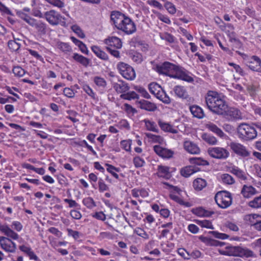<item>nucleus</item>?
I'll list each match as a JSON object with an SVG mask.
<instances>
[{"instance_id": "49", "label": "nucleus", "mask_w": 261, "mask_h": 261, "mask_svg": "<svg viewBox=\"0 0 261 261\" xmlns=\"http://www.w3.org/2000/svg\"><path fill=\"white\" fill-rule=\"evenodd\" d=\"M134 231L138 236L145 240L149 239V234L141 228L137 227L135 229Z\"/></svg>"}, {"instance_id": "63", "label": "nucleus", "mask_w": 261, "mask_h": 261, "mask_svg": "<svg viewBox=\"0 0 261 261\" xmlns=\"http://www.w3.org/2000/svg\"><path fill=\"white\" fill-rule=\"evenodd\" d=\"M161 38L163 40H165L169 43H172L174 42L173 36L168 33H165L161 36Z\"/></svg>"}, {"instance_id": "28", "label": "nucleus", "mask_w": 261, "mask_h": 261, "mask_svg": "<svg viewBox=\"0 0 261 261\" xmlns=\"http://www.w3.org/2000/svg\"><path fill=\"white\" fill-rule=\"evenodd\" d=\"M156 174L159 177L168 178L170 177L169 168L165 166L159 165Z\"/></svg>"}, {"instance_id": "50", "label": "nucleus", "mask_w": 261, "mask_h": 261, "mask_svg": "<svg viewBox=\"0 0 261 261\" xmlns=\"http://www.w3.org/2000/svg\"><path fill=\"white\" fill-rule=\"evenodd\" d=\"M93 81L98 87H105L107 85L106 80L100 76H95L93 79Z\"/></svg>"}, {"instance_id": "58", "label": "nucleus", "mask_w": 261, "mask_h": 261, "mask_svg": "<svg viewBox=\"0 0 261 261\" xmlns=\"http://www.w3.org/2000/svg\"><path fill=\"white\" fill-rule=\"evenodd\" d=\"M178 254L186 260L190 259V253L184 248H179L177 250Z\"/></svg>"}, {"instance_id": "59", "label": "nucleus", "mask_w": 261, "mask_h": 261, "mask_svg": "<svg viewBox=\"0 0 261 261\" xmlns=\"http://www.w3.org/2000/svg\"><path fill=\"white\" fill-rule=\"evenodd\" d=\"M92 217L99 220H105L106 217V215L102 212H95L92 214Z\"/></svg>"}, {"instance_id": "14", "label": "nucleus", "mask_w": 261, "mask_h": 261, "mask_svg": "<svg viewBox=\"0 0 261 261\" xmlns=\"http://www.w3.org/2000/svg\"><path fill=\"white\" fill-rule=\"evenodd\" d=\"M223 115L224 117L228 121L237 120L242 118L240 111L233 107L227 108Z\"/></svg>"}, {"instance_id": "1", "label": "nucleus", "mask_w": 261, "mask_h": 261, "mask_svg": "<svg viewBox=\"0 0 261 261\" xmlns=\"http://www.w3.org/2000/svg\"><path fill=\"white\" fill-rule=\"evenodd\" d=\"M155 70L160 74H165L171 77L179 79L189 83L194 81L193 78L184 68L169 62H165L161 64L156 65Z\"/></svg>"}, {"instance_id": "15", "label": "nucleus", "mask_w": 261, "mask_h": 261, "mask_svg": "<svg viewBox=\"0 0 261 261\" xmlns=\"http://www.w3.org/2000/svg\"><path fill=\"white\" fill-rule=\"evenodd\" d=\"M175 95L183 99H185L187 102L191 101L192 98L190 96L186 88L184 86L177 85L174 87L173 89Z\"/></svg>"}, {"instance_id": "3", "label": "nucleus", "mask_w": 261, "mask_h": 261, "mask_svg": "<svg viewBox=\"0 0 261 261\" xmlns=\"http://www.w3.org/2000/svg\"><path fill=\"white\" fill-rule=\"evenodd\" d=\"M207 108L213 113L222 115L227 109V105L217 92L208 91L205 96Z\"/></svg>"}, {"instance_id": "4", "label": "nucleus", "mask_w": 261, "mask_h": 261, "mask_svg": "<svg viewBox=\"0 0 261 261\" xmlns=\"http://www.w3.org/2000/svg\"><path fill=\"white\" fill-rule=\"evenodd\" d=\"M218 251L220 254L227 256H238L242 257L254 256V253L251 250L239 246H227L224 249H219Z\"/></svg>"}, {"instance_id": "2", "label": "nucleus", "mask_w": 261, "mask_h": 261, "mask_svg": "<svg viewBox=\"0 0 261 261\" xmlns=\"http://www.w3.org/2000/svg\"><path fill=\"white\" fill-rule=\"evenodd\" d=\"M111 20L118 30L127 35H131L136 31V26L134 22L120 12H112Z\"/></svg>"}, {"instance_id": "29", "label": "nucleus", "mask_w": 261, "mask_h": 261, "mask_svg": "<svg viewBox=\"0 0 261 261\" xmlns=\"http://www.w3.org/2000/svg\"><path fill=\"white\" fill-rule=\"evenodd\" d=\"M91 49L95 55L99 59L106 61L109 59L108 55L102 51L99 46H93L91 47Z\"/></svg>"}, {"instance_id": "24", "label": "nucleus", "mask_w": 261, "mask_h": 261, "mask_svg": "<svg viewBox=\"0 0 261 261\" xmlns=\"http://www.w3.org/2000/svg\"><path fill=\"white\" fill-rule=\"evenodd\" d=\"M158 124L161 129L165 132L170 133L174 134L178 133L177 129L169 123L160 120L158 121Z\"/></svg>"}, {"instance_id": "34", "label": "nucleus", "mask_w": 261, "mask_h": 261, "mask_svg": "<svg viewBox=\"0 0 261 261\" xmlns=\"http://www.w3.org/2000/svg\"><path fill=\"white\" fill-rule=\"evenodd\" d=\"M129 57L137 64H141L143 61V57L142 54L137 51H132L130 53Z\"/></svg>"}, {"instance_id": "33", "label": "nucleus", "mask_w": 261, "mask_h": 261, "mask_svg": "<svg viewBox=\"0 0 261 261\" xmlns=\"http://www.w3.org/2000/svg\"><path fill=\"white\" fill-rule=\"evenodd\" d=\"M220 178L224 184L230 185L235 183L234 178L229 174H222L220 175Z\"/></svg>"}, {"instance_id": "64", "label": "nucleus", "mask_w": 261, "mask_h": 261, "mask_svg": "<svg viewBox=\"0 0 261 261\" xmlns=\"http://www.w3.org/2000/svg\"><path fill=\"white\" fill-rule=\"evenodd\" d=\"M225 226L232 231H237L239 230L238 226L235 223L231 222H227L225 223Z\"/></svg>"}, {"instance_id": "37", "label": "nucleus", "mask_w": 261, "mask_h": 261, "mask_svg": "<svg viewBox=\"0 0 261 261\" xmlns=\"http://www.w3.org/2000/svg\"><path fill=\"white\" fill-rule=\"evenodd\" d=\"M144 122L147 130L155 133L159 132V129L157 128L156 124L154 122L148 119H144Z\"/></svg>"}, {"instance_id": "52", "label": "nucleus", "mask_w": 261, "mask_h": 261, "mask_svg": "<svg viewBox=\"0 0 261 261\" xmlns=\"http://www.w3.org/2000/svg\"><path fill=\"white\" fill-rule=\"evenodd\" d=\"M228 64L229 66H232L235 70L236 72L239 73L240 75L244 76L245 75V72L239 65L236 64L232 62H229Z\"/></svg>"}, {"instance_id": "53", "label": "nucleus", "mask_w": 261, "mask_h": 261, "mask_svg": "<svg viewBox=\"0 0 261 261\" xmlns=\"http://www.w3.org/2000/svg\"><path fill=\"white\" fill-rule=\"evenodd\" d=\"M83 90L92 99H95V93L88 85H84L82 87Z\"/></svg>"}, {"instance_id": "23", "label": "nucleus", "mask_w": 261, "mask_h": 261, "mask_svg": "<svg viewBox=\"0 0 261 261\" xmlns=\"http://www.w3.org/2000/svg\"><path fill=\"white\" fill-rule=\"evenodd\" d=\"M29 25L35 28L41 34H44L46 33V24L40 20L34 18Z\"/></svg>"}, {"instance_id": "56", "label": "nucleus", "mask_w": 261, "mask_h": 261, "mask_svg": "<svg viewBox=\"0 0 261 261\" xmlns=\"http://www.w3.org/2000/svg\"><path fill=\"white\" fill-rule=\"evenodd\" d=\"M135 89L139 93L141 94V95L145 98H149L150 95L148 93V92L146 91V90L141 87L140 86H136L135 87Z\"/></svg>"}, {"instance_id": "6", "label": "nucleus", "mask_w": 261, "mask_h": 261, "mask_svg": "<svg viewBox=\"0 0 261 261\" xmlns=\"http://www.w3.org/2000/svg\"><path fill=\"white\" fill-rule=\"evenodd\" d=\"M215 200L219 207L226 208L232 203L231 194L227 191H220L215 196Z\"/></svg>"}, {"instance_id": "20", "label": "nucleus", "mask_w": 261, "mask_h": 261, "mask_svg": "<svg viewBox=\"0 0 261 261\" xmlns=\"http://www.w3.org/2000/svg\"><path fill=\"white\" fill-rule=\"evenodd\" d=\"M257 193L255 188L250 185H244L241 191V193L244 198H249Z\"/></svg>"}, {"instance_id": "61", "label": "nucleus", "mask_w": 261, "mask_h": 261, "mask_svg": "<svg viewBox=\"0 0 261 261\" xmlns=\"http://www.w3.org/2000/svg\"><path fill=\"white\" fill-rule=\"evenodd\" d=\"M121 147L127 151L130 150L131 141L128 140H123L120 143Z\"/></svg>"}, {"instance_id": "25", "label": "nucleus", "mask_w": 261, "mask_h": 261, "mask_svg": "<svg viewBox=\"0 0 261 261\" xmlns=\"http://www.w3.org/2000/svg\"><path fill=\"white\" fill-rule=\"evenodd\" d=\"M190 110L193 117L202 119L204 116L203 110L198 106L193 105L190 107Z\"/></svg>"}, {"instance_id": "44", "label": "nucleus", "mask_w": 261, "mask_h": 261, "mask_svg": "<svg viewBox=\"0 0 261 261\" xmlns=\"http://www.w3.org/2000/svg\"><path fill=\"white\" fill-rule=\"evenodd\" d=\"M83 203L88 208L92 209L96 206L93 199L90 197H88L83 199Z\"/></svg>"}, {"instance_id": "45", "label": "nucleus", "mask_w": 261, "mask_h": 261, "mask_svg": "<svg viewBox=\"0 0 261 261\" xmlns=\"http://www.w3.org/2000/svg\"><path fill=\"white\" fill-rule=\"evenodd\" d=\"M165 2L164 7L169 13L173 15L176 13V9L175 5L172 3L166 0H163Z\"/></svg>"}, {"instance_id": "40", "label": "nucleus", "mask_w": 261, "mask_h": 261, "mask_svg": "<svg viewBox=\"0 0 261 261\" xmlns=\"http://www.w3.org/2000/svg\"><path fill=\"white\" fill-rule=\"evenodd\" d=\"M106 166L107 167V170L108 172L111 174V175L114 177L116 179L119 178L118 175L116 173V172H119L120 171V168H116L114 167V166L106 164Z\"/></svg>"}, {"instance_id": "60", "label": "nucleus", "mask_w": 261, "mask_h": 261, "mask_svg": "<svg viewBox=\"0 0 261 261\" xmlns=\"http://www.w3.org/2000/svg\"><path fill=\"white\" fill-rule=\"evenodd\" d=\"M98 188L100 192H103L109 189L108 186L105 183L103 179L99 178L98 180Z\"/></svg>"}, {"instance_id": "21", "label": "nucleus", "mask_w": 261, "mask_h": 261, "mask_svg": "<svg viewBox=\"0 0 261 261\" xmlns=\"http://www.w3.org/2000/svg\"><path fill=\"white\" fill-rule=\"evenodd\" d=\"M0 231L6 235L7 238H10L15 240H17L19 238V235L7 225H0Z\"/></svg>"}, {"instance_id": "32", "label": "nucleus", "mask_w": 261, "mask_h": 261, "mask_svg": "<svg viewBox=\"0 0 261 261\" xmlns=\"http://www.w3.org/2000/svg\"><path fill=\"white\" fill-rule=\"evenodd\" d=\"M145 135L149 140V141L152 143L162 144L164 142V139L161 136L154 135L151 133H146Z\"/></svg>"}, {"instance_id": "7", "label": "nucleus", "mask_w": 261, "mask_h": 261, "mask_svg": "<svg viewBox=\"0 0 261 261\" xmlns=\"http://www.w3.org/2000/svg\"><path fill=\"white\" fill-rule=\"evenodd\" d=\"M148 88L150 92L164 103L169 104L171 100L170 97L163 90L160 85L152 83L149 85Z\"/></svg>"}, {"instance_id": "22", "label": "nucleus", "mask_w": 261, "mask_h": 261, "mask_svg": "<svg viewBox=\"0 0 261 261\" xmlns=\"http://www.w3.org/2000/svg\"><path fill=\"white\" fill-rule=\"evenodd\" d=\"M105 43L108 45V47H115L117 49L121 48L122 47V42L121 40L117 37L112 36L105 40Z\"/></svg>"}, {"instance_id": "26", "label": "nucleus", "mask_w": 261, "mask_h": 261, "mask_svg": "<svg viewBox=\"0 0 261 261\" xmlns=\"http://www.w3.org/2000/svg\"><path fill=\"white\" fill-rule=\"evenodd\" d=\"M140 108L148 111H154L157 107L156 105L151 102L146 100H141L139 102Z\"/></svg>"}, {"instance_id": "31", "label": "nucleus", "mask_w": 261, "mask_h": 261, "mask_svg": "<svg viewBox=\"0 0 261 261\" xmlns=\"http://www.w3.org/2000/svg\"><path fill=\"white\" fill-rule=\"evenodd\" d=\"M206 184L205 180L201 178H198L194 180L193 186L196 190L201 191L206 187Z\"/></svg>"}, {"instance_id": "12", "label": "nucleus", "mask_w": 261, "mask_h": 261, "mask_svg": "<svg viewBox=\"0 0 261 261\" xmlns=\"http://www.w3.org/2000/svg\"><path fill=\"white\" fill-rule=\"evenodd\" d=\"M246 66L253 71L261 72V59L256 56L250 57L246 62Z\"/></svg>"}, {"instance_id": "47", "label": "nucleus", "mask_w": 261, "mask_h": 261, "mask_svg": "<svg viewBox=\"0 0 261 261\" xmlns=\"http://www.w3.org/2000/svg\"><path fill=\"white\" fill-rule=\"evenodd\" d=\"M209 233L212 234L213 237L217 239L225 240L229 238V236L226 233L219 232L217 231H211Z\"/></svg>"}, {"instance_id": "57", "label": "nucleus", "mask_w": 261, "mask_h": 261, "mask_svg": "<svg viewBox=\"0 0 261 261\" xmlns=\"http://www.w3.org/2000/svg\"><path fill=\"white\" fill-rule=\"evenodd\" d=\"M13 73L17 76H22L24 73L25 71L23 69H22L20 66H15L14 67L12 70Z\"/></svg>"}, {"instance_id": "43", "label": "nucleus", "mask_w": 261, "mask_h": 261, "mask_svg": "<svg viewBox=\"0 0 261 261\" xmlns=\"http://www.w3.org/2000/svg\"><path fill=\"white\" fill-rule=\"evenodd\" d=\"M189 161L191 164L197 165L205 166L209 165V163L206 160H204L201 158H191Z\"/></svg>"}, {"instance_id": "54", "label": "nucleus", "mask_w": 261, "mask_h": 261, "mask_svg": "<svg viewBox=\"0 0 261 261\" xmlns=\"http://www.w3.org/2000/svg\"><path fill=\"white\" fill-rule=\"evenodd\" d=\"M71 29L79 37L84 38L85 37L84 33L78 25H73L71 27Z\"/></svg>"}, {"instance_id": "30", "label": "nucleus", "mask_w": 261, "mask_h": 261, "mask_svg": "<svg viewBox=\"0 0 261 261\" xmlns=\"http://www.w3.org/2000/svg\"><path fill=\"white\" fill-rule=\"evenodd\" d=\"M73 59L77 62L80 63L83 66L87 67L90 63V60L82 55L77 53H74L72 56Z\"/></svg>"}, {"instance_id": "10", "label": "nucleus", "mask_w": 261, "mask_h": 261, "mask_svg": "<svg viewBox=\"0 0 261 261\" xmlns=\"http://www.w3.org/2000/svg\"><path fill=\"white\" fill-rule=\"evenodd\" d=\"M208 153L212 158L218 159H226L229 155V152L227 149L219 147L210 148Z\"/></svg>"}, {"instance_id": "62", "label": "nucleus", "mask_w": 261, "mask_h": 261, "mask_svg": "<svg viewBox=\"0 0 261 261\" xmlns=\"http://www.w3.org/2000/svg\"><path fill=\"white\" fill-rule=\"evenodd\" d=\"M0 95H2L0 93ZM17 99L11 96H7L6 97H0V103L5 104L7 102H15Z\"/></svg>"}, {"instance_id": "19", "label": "nucleus", "mask_w": 261, "mask_h": 261, "mask_svg": "<svg viewBox=\"0 0 261 261\" xmlns=\"http://www.w3.org/2000/svg\"><path fill=\"white\" fill-rule=\"evenodd\" d=\"M184 148L191 154H197L200 152V149L197 145L190 141H185L184 142Z\"/></svg>"}, {"instance_id": "16", "label": "nucleus", "mask_w": 261, "mask_h": 261, "mask_svg": "<svg viewBox=\"0 0 261 261\" xmlns=\"http://www.w3.org/2000/svg\"><path fill=\"white\" fill-rule=\"evenodd\" d=\"M44 17L49 23L56 25L59 24V21L61 18V15L54 10H50L44 13Z\"/></svg>"}, {"instance_id": "46", "label": "nucleus", "mask_w": 261, "mask_h": 261, "mask_svg": "<svg viewBox=\"0 0 261 261\" xmlns=\"http://www.w3.org/2000/svg\"><path fill=\"white\" fill-rule=\"evenodd\" d=\"M253 219L254 221L253 222L252 226L256 230L261 231V216L254 215Z\"/></svg>"}, {"instance_id": "48", "label": "nucleus", "mask_w": 261, "mask_h": 261, "mask_svg": "<svg viewBox=\"0 0 261 261\" xmlns=\"http://www.w3.org/2000/svg\"><path fill=\"white\" fill-rule=\"evenodd\" d=\"M133 163L136 168H140L144 166L145 162L142 158L139 156H136L133 159Z\"/></svg>"}, {"instance_id": "35", "label": "nucleus", "mask_w": 261, "mask_h": 261, "mask_svg": "<svg viewBox=\"0 0 261 261\" xmlns=\"http://www.w3.org/2000/svg\"><path fill=\"white\" fill-rule=\"evenodd\" d=\"M194 222L201 227L214 229V227L211 221L207 220H195Z\"/></svg>"}, {"instance_id": "13", "label": "nucleus", "mask_w": 261, "mask_h": 261, "mask_svg": "<svg viewBox=\"0 0 261 261\" xmlns=\"http://www.w3.org/2000/svg\"><path fill=\"white\" fill-rule=\"evenodd\" d=\"M228 171L235 175L241 181L247 182L248 179V174L239 167L233 165L228 168Z\"/></svg>"}, {"instance_id": "55", "label": "nucleus", "mask_w": 261, "mask_h": 261, "mask_svg": "<svg viewBox=\"0 0 261 261\" xmlns=\"http://www.w3.org/2000/svg\"><path fill=\"white\" fill-rule=\"evenodd\" d=\"M155 13L156 14L158 19L161 21L168 24H171V20L167 15H163L159 12H156Z\"/></svg>"}, {"instance_id": "18", "label": "nucleus", "mask_w": 261, "mask_h": 261, "mask_svg": "<svg viewBox=\"0 0 261 261\" xmlns=\"http://www.w3.org/2000/svg\"><path fill=\"white\" fill-rule=\"evenodd\" d=\"M112 87L118 93L124 94L129 89L128 84L122 80H118L117 82H113Z\"/></svg>"}, {"instance_id": "27", "label": "nucleus", "mask_w": 261, "mask_h": 261, "mask_svg": "<svg viewBox=\"0 0 261 261\" xmlns=\"http://www.w3.org/2000/svg\"><path fill=\"white\" fill-rule=\"evenodd\" d=\"M197 171L198 169L197 167L194 166H189L181 168L180 174L184 177H188Z\"/></svg>"}, {"instance_id": "9", "label": "nucleus", "mask_w": 261, "mask_h": 261, "mask_svg": "<svg viewBox=\"0 0 261 261\" xmlns=\"http://www.w3.org/2000/svg\"><path fill=\"white\" fill-rule=\"evenodd\" d=\"M229 147L231 150L238 156L247 158L250 155V152L246 146L240 143L232 142L230 143Z\"/></svg>"}, {"instance_id": "11", "label": "nucleus", "mask_w": 261, "mask_h": 261, "mask_svg": "<svg viewBox=\"0 0 261 261\" xmlns=\"http://www.w3.org/2000/svg\"><path fill=\"white\" fill-rule=\"evenodd\" d=\"M0 247L5 251L9 253H14L16 250V245L10 239L1 236Z\"/></svg>"}, {"instance_id": "51", "label": "nucleus", "mask_w": 261, "mask_h": 261, "mask_svg": "<svg viewBox=\"0 0 261 261\" xmlns=\"http://www.w3.org/2000/svg\"><path fill=\"white\" fill-rule=\"evenodd\" d=\"M8 46L10 49L12 51H15L18 50L20 47V44L14 40H10L8 42Z\"/></svg>"}, {"instance_id": "8", "label": "nucleus", "mask_w": 261, "mask_h": 261, "mask_svg": "<svg viewBox=\"0 0 261 261\" xmlns=\"http://www.w3.org/2000/svg\"><path fill=\"white\" fill-rule=\"evenodd\" d=\"M117 68L120 74L125 79L133 81L136 78L135 71L129 65L124 62H119L117 65Z\"/></svg>"}, {"instance_id": "17", "label": "nucleus", "mask_w": 261, "mask_h": 261, "mask_svg": "<svg viewBox=\"0 0 261 261\" xmlns=\"http://www.w3.org/2000/svg\"><path fill=\"white\" fill-rule=\"evenodd\" d=\"M153 150L156 154L163 158L170 159L172 157L174 152L169 149L163 148L160 145H155Z\"/></svg>"}, {"instance_id": "41", "label": "nucleus", "mask_w": 261, "mask_h": 261, "mask_svg": "<svg viewBox=\"0 0 261 261\" xmlns=\"http://www.w3.org/2000/svg\"><path fill=\"white\" fill-rule=\"evenodd\" d=\"M16 13L18 17L25 21L28 24H29L34 19L31 17L26 13H24L23 11H16Z\"/></svg>"}, {"instance_id": "42", "label": "nucleus", "mask_w": 261, "mask_h": 261, "mask_svg": "<svg viewBox=\"0 0 261 261\" xmlns=\"http://www.w3.org/2000/svg\"><path fill=\"white\" fill-rule=\"evenodd\" d=\"M248 205L253 208H261V194L250 201L248 203Z\"/></svg>"}, {"instance_id": "36", "label": "nucleus", "mask_w": 261, "mask_h": 261, "mask_svg": "<svg viewBox=\"0 0 261 261\" xmlns=\"http://www.w3.org/2000/svg\"><path fill=\"white\" fill-rule=\"evenodd\" d=\"M120 98L123 99L131 100L132 99H139V95L134 91H129L122 94L120 96Z\"/></svg>"}, {"instance_id": "5", "label": "nucleus", "mask_w": 261, "mask_h": 261, "mask_svg": "<svg viewBox=\"0 0 261 261\" xmlns=\"http://www.w3.org/2000/svg\"><path fill=\"white\" fill-rule=\"evenodd\" d=\"M237 133L239 138L244 141L252 140L257 136L255 128L246 123L240 124L237 128Z\"/></svg>"}, {"instance_id": "39", "label": "nucleus", "mask_w": 261, "mask_h": 261, "mask_svg": "<svg viewBox=\"0 0 261 261\" xmlns=\"http://www.w3.org/2000/svg\"><path fill=\"white\" fill-rule=\"evenodd\" d=\"M58 47L64 54H68L72 51V48L68 43L60 42L58 43Z\"/></svg>"}, {"instance_id": "38", "label": "nucleus", "mask_w": 261, "mask_h": 261, "mask_svg": "<svg viewBox=\"0 0 261 261\" xmlns=\"http://www.w3.org/2000/svg\"><path fill=\"white\" fill-rule=\"evenodd\" d=\"M202 139L210 145H215L217 143V139L208 134H203L201 136Z\"/></svg>"}]
</instances>
